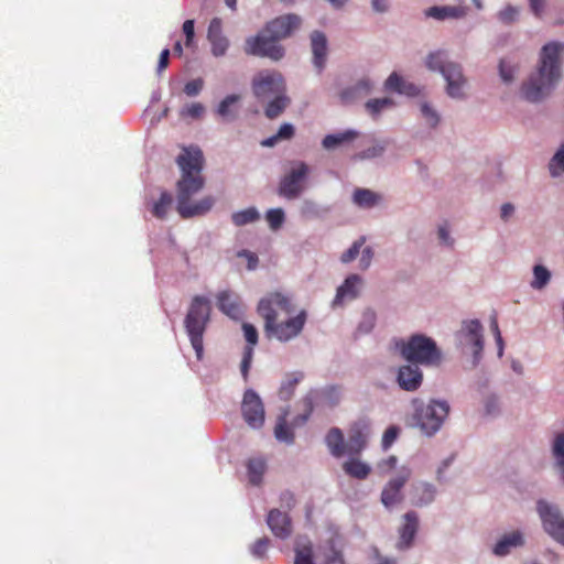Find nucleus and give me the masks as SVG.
Returning a JSON list of instances; mask_svg holds the SVG:
<instances>
[{"label": "nucleus", "mask_w": 564, "mask_h": 564, "mask_svg": "<svg viewBox=\"0 0 564 564\" xmlns=\"http://www.w3.org/2000/svg\"><path fill=\"white\" fill-rule=\"evenodd\" d=\"M210 318L209 300L202 295L193 297L185 317V329L197 359H202L204 352L203 336Z\"/></svg>", "instance_id": "obj_4"}, {"label": "nucleus", "mask_w": 564, "mask_h": 564, "mask_svg": "<svg viewBox=\"0 0 564 564\" xmlns=\"http://www.w3.org/2000/svg\"><path fill=\"white\" fill-rule=\"evenodd\" d=\"M218 308L232 319H239L242 316V308L238 296L228 291H223L217 295Z\"/></svg>", "instance_id": "obj_24"}, {"label": "nucleus", "mask_w": 564, "mask_h": 564, "mask_svg": "<svg viewBox=\"0 0 564 564\" xmlns=\"http://www.w3.org/2000/svg\"><path fill=\"white\" fill-rule=\"evenodd\" d=\"M205 112V107L200 102L186 105L180 112L182 118L198 119Z\"/></svg>", "instance_id": "obj_51"}, {"label": "nucleus", "mask_w": 564, "mask_h": 564, "mask_svg": "<svg viewBox=\"0 0 564 564\" xmlns=\"http://www.w3.org/2000/svg\"><path fill=\"white\" fill-rule=\"evenodd\" d=\"M295 130L291 123H283L276 134L262 140L260 143L262 147L271 148L275 145L279 141L282 140H291L294 137Z\"/></svg>", "instance_id": "obj_38"}, {"label": "nucleus", "mask_w": 564, "mask_h": 564, "mask_svg": "<svg viewBox=\"0 0 564 564\" xmlns=\"http://www.w3.org/2000/svg\"><path fill=\"white\" fill-rule=\"evenodd\" d=\"M421 111L431 127H435L437 124L438 116L427 104L422 105Z\"/></svg>", "instance_id": "obj_62"}, {"label": "nucleus", "mask_w": 564, "mask_h": 564, "mask_svg": "<svg viewBox=\"0 0 564 564\" xmlns=\"http://www.w3.org/2000/svg\"><path fill=\"white\" fill-rule=\"evenodd\" d=\"M533 275H534V279L531 282V286L536 290L543 289L549 283V281L551 279L550 271L541 264L534 265Z\"/></svg>", "instance_id": "obj_43"}, {"label": "nucleus", "mask_w": 564, "mask_h": 564, "mask_svg": "<svg viewBox=\"0 0 564 564\" xmlns=\"http://www.w3.org/2000/svg\"><path fill=\"white\" fill-rule=\"evenodd\" d=\"M252 357H253V348L246 347L245 351H243L241 365H240L241 375H242L245 381L248 380L249 369H250V366L252 362Z\"/></svg>", "instance_id": "obj_55"}, {"label": "nucleus", "mask_w": 564, "mask_h": 564, "mask_svg": "<svg viewBox=\"0 0 564 564\" xmlns=\"http://www.w3.org/2000/svg\"><path fill=\"white\" fill-rule=\"evenodd\" d=\"M404 524L401 527L400 540L398 546L400 549H408L412 545L419 528V517L416 512L409 511L403 516Z\"/></svg>", "instance_id": "obj_22"}, {"label": "nucleus", "mask_w": 564, "mask_h": 564, "mask_svg": "<svg viewBox=\"0 0 564 564\" xmlns=\"http://www.w3.org/2000/svg\"><path fill=\"white\" fill-rule=\"evenodd\" d=\"M303 404L305 413L296 419V421L300 423H305L314 410V402L310 395L303 398Z\"/></svg>", "instance_id": "obj_64"}, {"label": "nucleus", "mask_w": 564, "mask_h": 564, "mask_svg": "<svg viewBox=\"0 0 564 564\" xmlns=\"http://www.w3.org/2000/svg\"><path fill=\"white\" fill-rule=\"evenodd\" d=\"M252 91L257 99L267 100L285 93V83L279 72L262 70L252 79Z\"/></svg>", "instance_id": "obj_9"}, {"label": "nucleus", "mask_w": 564, "mask_h": 564, "mask_svg": "<svg viewBox=\"0 0 564 564\" xmlns=\"http://www.w3.org/2000/svg\"><path fill=\"white\" fill-rule=\"evenodd\" d=\"M257 312L264 321L267 337L282 343L297 337L307 321V313L304 310L285 321L279 319L281 315L289 316L294 312L292 299L281 292H271L263 296L258 303Z\"/></svg>", "instance_id": "obj_1"}, {"label": "nucleus", "mask_w": 564, "mask_h": 564, "mask_svg": "<svg viewBox=\"0 0 564 564\" xmlns=\"http://www.w3.org/2000/svg\"><path fill=\"white\" fill-rule=\"evenodd\" d=\"M386 145L383 143H375L373 145L367 148L365 151H362L358 156L360 159H373L377 156L382 155L384 152Z\"/></svg>", "instance_id": "obj_58"}, {"label": "nucleus", "mask_w": 564, "mask_h": 564, "mask_svg": "<svg viewBox=\"0 0 564 564\" xmlns=\"http://www.w3.org/2000/svg\"><path fill=\"white\" fill-rule=\"evenodd\" d=\"M522 543L523 540L521 533L518 531L511 532L496 543L494 553L496 555L503 556L510 552L511 547L521 545Z\"/></svg>", "instance_id": "obj_32"}, {"label": "nucleus", "mask_w": 564, "mask_h": 564, "mask_svg": "<svg viewBox=\"0 0 564 564\" xmlns=\"http://www.w3.org/2000/svg\"><path fill=\"white\" fill-rule=\"evenodd\" d=\"M384 88L390 91L415 96L419 89L414 84L406 83L398 73L393 72L386 80Z\"/></svg>", "instance_id": "obj_26"}, {"label": "nucleus", "mask_w": 564, "mask_h": 564, "mask_svg": "<svg viewBox=\"0 0 564 564\" xmlns=\"http://www.w3.org/2000/svg\"><path fill=\"white\" fill-rule=\"evenodd\" d=\"M365 242H366V237H364V236L360 237L359 239H357L351 245V247L341 254V257H340L341 262L349 263L352 260H355L357 258V256L359 254L360 249L365 245Z\"/></svg>", "instance_id": "obj_50"}, {"label": "nucleus", "mask_w": 564, "mask_h": 564, "mask_svg": "<svg viewBox=\"0 0 564 564\" xmlns=\"http://www.w3.org/2000/svg\"><path fill=\"white\" fill-rule=\"evenodd\" d=\"M183 33L185 34V46L192 47L194 45V36H195V22L194 20H186L183 23Z\"/></svg>", "instance_id": "obj_60"}, {"label": "nucleus", "mask_w": 564, "mask_h": 564, "mask_svg": "<svg viewBox=\"0 0 564 564\" xmlns=\"http://www.w3.org/2000/svg\"><path fill=\"white\" fill-rule=\"evenodd\" d=\"M267 464L263 458H251L247 463V471L250 484L259 486L265 473Z\"/></svg>", "instance_id": "obj_33"}, {"label": "nucleus", "mask_w": 564, "mask_h": 564, "mask_svg": "<svg viewBox=\"0 0 564 564\" xmlns=\"http://www.w3.org/2000/svg\"><path fill=\"white\" fill-rule=\"evenodd\" d=\"M260 219V214L256 207H249L243 210L236 212L231 215V220L235 226L241 227L247 224L254 223Z\"/></svg>", "instance_id": "obj_40"}, {"label": "nucleus", "mask_w": 564, "mask_h": 564, "mask_svg": "<svg viewBox=\"0 0 564 564\" xmlns=\"http://www.w3.org/2000/svg\"><path fill=\"white\" fill-rule=\"evenodd\" d=\"M394 105V101L389 98H375L366 102V109L371 116H378L383 109L390 108Z\"/></svg>", "instance_id": "obj_44"}, {"label": "nucleus", "mask_w": 564, "mask_h": 564, "mask_svg": "<svg viewBox=\"0 0 564 564\" xmlns=\"http://www.w3.org/2000/svg\"><path fill=\"white\" fill-rule=\"evenodd\" d=\"M358 137V131L349 129L341 132L325 135V138L322 141V145L326 150H335L337 148L350 144Z\"/></svg>", "instance_id": "obj_25"}, {"label": "nucleus", "mask_w": 564, "mask_h": 564, "mask_svg": "<svg viewBox=\"0 0 564 564\" xmlns=\"http://www.w3.org/2000/svg\"><path fill=\"white\" fill-rule=\"evenodd\" d=\"M294 564H315L313 560V546L310 541L299 539L295 544Z\"/></svg>", "instance_id": "obj_36"}, {"label": "nucleus", "mask_w": 564, "mask_h": 564, "mask_svg": "<svg viewBox=\"0 0 564 564\" xmlns=\"http://www.w3.org/2000/svg\"><path fill=\"white\" fill-rule=\"evenodd\" d=\"M415 412L413 419L420 430L431 436L442 426L449 412V405L445 401L432 400L424 405L421 401L414 400Z\"/></svg>", "instance_id": "obj_6"}, {"label": "nucleus", "mask_w": 564, "mask_h": 564, "mask_svg": "<svg viewBox=\"0 0 564 564\" xmlns=\"http://www.w3.org/2000/svg\"><path fill=\"white\" fill-rule=\"evenodd\" d=\"M311 48L313 53V64L318 73H322L327 58V39L321 31H314L311 34Z\"/></svg>", "instance_id": "obj_21"}, {"label": "nucleus", "mask_w": 564, "mask_h": 564, "mask_svg": "<svg viewBox=\"0 0 564 564\" xmlns=\"http://www.w3.org/2000/svg\"><path fill=\"white\" fill-rule=\"evenodd\" d=\"M401 355L411 362L421 365H437L441 361V352L435 341L424 335H413L406 343H402Z\"/></svg>", "instance_id": "obj_7"}, {"label": "nucleus", "mask_w": 564, "mask_h": 564, "mask_svg": "<svg viewBox=\"0 0 564 564\" xmlns=\"http://www.w3.org/2000/svg\"><path fill=\"white\" fill-rule=\"evenodd\" d=\"M242 329H243L245 338H246V340L249 344L247 347H252L253 348V346L257 345V343H258V330H257V328L252 324L243 323L242 324Z\"/></svg>", "instance_id": "obj_59"}, {"label": "nucleus", "mask_w": 564, "mask_h": 564, "mask_svg": "<svg viewBox=\"0 0 564 564\" xmlns=\"http://www.w3.org/2000/svg\"><path fill=\"white\" fill-rule=\"evenodd\" d=\"M322 401L329 408L336 406L340 401V391L337 387L330 386L322 391Z\"/></svg>", "instance_id": "obj_46"}, {"label": "nucleus", "mask_w": 564, "mask_h": 564, "mask_svg": "<svg viewBox=\"0 0 564 564\" xmlns=\"http://www.w3.org/2000/svg\"><path fill=\"white\" fill-rule=\"evenodd\" d=\"M204 87V80L202 78H196L193 80H189L184 86V93L189 96L194 97L197 96Z\"/></svg>", "instance_id": "obj_57"}, {"label": "nucleus", "mask_w": 564, "mask_h": 564, "mask_svg": "<svg viewBox=\"0 0 564 564\" xmlns=\"http://www.w3.org/2000/svg\"><path fill=\"white\" fill-rule=\"evenodd\" d=\"M301 18L296 14H285L268 22L263 30L273 36L276 41L286 39L294 30L300 28Z\"/></svg>", "instance_id": "obj_15"}, {"label": "nucleus", "mask_w": 564, "mask_h": 564, "mask_svg": "<svg viewBox=\"0 0 564 564\" xmlns=\"http://www.w3.org/2000/svg\"><path fill=\"white\" fill-rule=\"evenodd\" d=\"M399 434H400V427H398L395 425L389 426L382 435V440H381L382 448L384 451L389 449L391 447V445L397 441Z\"/></svg>", "instance_id": "obj_53"}, {"label": "nucleus", "mask_w": 564, "mask_h": 564, "mask_svg": "<svg viewBox=\"0 0 564 564\" xmlns=\"http://www.w3.org/2000/svg\"><path fill=\"white\" fill-rule=\"evenodd\" d=\"M370 434V425L365 420L352 423L348 432V441L346 443L348 455H359L367 446L368 436Z\"/></svg>", "instance_id": "obj_16"}, {"label": "nucleus", "mask_w": 564, "mask_h": 564, "mask_svg": "<svg viewBox=\"0 0 564 564\" xmlns=\"http://www.w3.org/2000/svg\"><path fill=\"white\" fill-rule=\"evenodd\" d=\"M271 541L269 538L263 536L254 541L250 546L251 554L257 558H264L270 547Z\"/></svg>", "instance_id": "obj_49"}, {"label": "nucleus", "mask_w": 564, "mask_h": 564, "mask_svg": "<svg viewBox=\"0 0 564 564\" xmlns=\"http://www.w3.org/2000/svg\"><path fill=\"white\" fill-rule=\"evenodd\" d=\"M552 455L555 460V467L560 470L561 478L564 481V432L555 436Z\"/></svg>", "instance_id": "obj_37"}, {"label": "nucleus", "mask_w": 564, "mask_h": 564, "mask_svg": "<svg viewBox=\"0 0 564 564\" xmlns=\"http://www.w3.org/2000/svg\"><path fill=\"white\" fill-rule=\"evenodd\" d=\"M563 51L564 44L557 42L547 43L542 47L538 72L522 87L527 100L540 101L554 88L562 76L561 54Z\"/></svg>", "instance_id": "obj_2"}, {"label": "nucleus", "mask_w": 564, "mask_h": 564, "mask_svg": "<svg viewBox=\"0 0 564 564\" xmlns=\"http://www.w3.org/2000/svg\"><path fill=\"white\" fill-rule=\"evenodd\" d=\"M325 442L334 457H341L347 453V447L344 442V434L338 427H333L328 431Z\"/></svg>", "instance_id": "obj_27"}, {"label": "nucleus", "mask_w": 564, "mask_h": 564, "mask_svg": "<svg viewBox=\"0 0 564 564\" xmlns=\"http://www.w3.org/2000/svg\"><path fill=\"white\" fill-rule=\"evenodd\" d=\"M212 44V53L214 56H224L229 47V41L225 35L207 39Z\"/></svg>", "instance_id": "obj_48"}, {"label": "nucleus", "mask_w": 564, "mask_h": 564, "mask_svg": "<svg viewBox=\"0 0 564 564\" xmlns=\"http://www.w3.org/2000/svg\"><path fill=\"white\" fill-rule=\"evenodd\" d=\"M223 34V21L220 18H214L209 22L207 30V39L220 36Z\"/></svg>", "instance_id": "obj_61"}, {"label": "nucleus", "mask_w": 564, "mask_h": 564, "mask_svg": "<svg viewBox=\"0 0 564 564\" xmlns=\"http://www.w3.org/2000/svg\"><path fill=\"white\" fill-rule=\"evenodd\" d=\"M519 10L512 6L506 7L498 13V18L502 23L510 24L517 20Z\"/></svg>", "instance_id": "obj_56"}, {"label": "nucleus", "mask_w": 564, "mask_h": 564, "mask_svg": "<svg viewBox=\"0 0 564 564\" xmlns=\"http://www.w3.org/2000/svg\"><path fill=\"white\" fill-rule=\"evenodd\" d=\"M380 197L370 189L358 188L354 193V202L360 207H372L379 202Z\"/></svg>", "instance_id": "obj_42"}, {"label": "nucleus", "mask_w": 564, "mask_h": 564, "mask_svg": "<svg viewBox=\"0 0 564 564\" xmlns=\"http://www.w3.org/2000/svg\"><path fill=\"white\" fill-rule=\"evenodd\" d=\"M371 88L372 85L369 79H360L355 85L343 89L339 93V99L344 105L352 104L370 94Z\"/></svg>", "instance_id": "obj_23"}, {"label": "nucleus", "mask_w": 564, "mask_h": 564, "mask_svg": "<svg viewBox=\"0 0 564 564\" xmlns=\"http://www.w3.org/2000/svg\"><path fill=\"white\" fill-rule=\"evenodd\" d=\"M423 381V373L417 365H404L399 368L397 382L402 390L416 391Z\"/></svg>", "instance_id": "obj_18"}, {"label": "nucleus", "mask_w": 564, "mask_h": 564, "mask_svg": "<svg viewBox=\"0 0 564 564\" xmlns=\"http://www.w3.org/2000/svg\"><path fill=\"white\" fill-rule=\"evenodd\" d=\"M376 323V314L373 311L367 310L362 314L361 322L358 325V333L360 334H367L369 333Z\"/></svg>", "instance_id": "obj_52"}, {"label": "nucleus", "mask_w": 564, "mask_h": 564, "mask_svg": "<svg viewBox=\"0 0 564 564\" xmlns=\"http://www.w3.org/2000/svg\"><path fill=\"white\" fill-rule=\"evenodd\" d=\"M176 162L182 170L183 176H194L202 172L205 159L203 151L198 147L191 145L183 148Z\"/></svg>", "instance_id": "obj_14"}, {"label": "nucleus", "mask_w": 564, "mask_h": 564, "mask_svg": "<svg viewBox=\"0 0 564 564\" xmlns=\"http://www.w3.org/2000/svg\"><path fill=\"white\" fill-rule=\"evenodd\" d=\"M457 338L462 345L473 348L475 362L481 358L484 349L482 326L478 319L463 322L462 328L457 332Z\"/></svg>", "instance_id": "obj_12"}, {"label": "nucleus", "mask_w": 564, "mask_h": 564, "mask_svg": "<svg viewBox=\"0 0 564 564\" xmlns=\"http://www.w3.org/2000/svg\"><path fill=\"white\" fill-rule=\"evenodd\" d=\"M265 219L272 230H278L283 225L285 215L282 208H274L267 212Z\"/></svg>", "instance_id": "obj_47"}, {"label": "nucleus", "mask_w": 564, "mask_h": 564, "mask_svg": "<svg viewBox=\"0 0 564 564\" xmlns=\"http://www.w3.org/2000/svg\"><path fill=\"white\" fill-rule=\"evenodd\" d=\"M205 178H180L177 182L176 212L183 219L206 215L215 205V197L208 195L198 200L193 197L203 189Z\"/></svg>", "instance_id": "obj_3"}, {"label": "nucleus", "mask_w": 564, "mask_h": 564, "mask_svg": "<svg viewBox=\"0 0 564 564\" xmlns=\"http://www.w3.org/2000/svg\"><path fill=\"white\" fill-rule=\"evenodd\" d=\"M302 373H289L279 389V398L283 401L290 400L295 391L296 386L302 380Z\"/></svg>", "instance_id": "obj_35"}, {"label": "nucleus", "mask_w": 564, "mask_h": 564, "mask_svg": "<svg viewBox=\"0 0 564 564\" xmlns=\"http://www.w3.org/2000/svg\"><path fill=\"white\" fill-rule=\"evenodd\" d=\"M237 257L247 259L248 270H254L258 265L259 259H258L257 254H254L253 252H251L249 250L243 249V250L238 251Z\"/></svg>", "instance_id": "obj_63"}, {"label": "nucleus", "mask_w": 564, "mask_h": 564, "mask_svg": "<svg viewBox=\"0 0 564 564\" xmlns=\"http://www.w3.org/2000/svg\"><path fill=\"white\" fill-rule=\"evenodd\" d=\"M466 14V9L464 7H452V6H444V7H431L426 11V15L434 18L436 20H444L447 18L452 19H458Z\"/></svg>", "instance_id": "obj_30"}, {"label": "nucleus", "mask_w": 564, "mask_h": 564, "mask_svg": "<svg viewBox=\"0 0 564 564\" xmlns=\"http://www.w3.org/2000/svg\"><path fill=\"white\" fill-rule=\"evenodd\" d=\"M286 415L288 412L279 417V421L274 427V436L280 442L292 444L294 442V433L286 423Z\"/></svg>", "instance_id": "obj_39"}, {"label": "nucleus", "mask_w": 564, "mask_h": 564, "mask_svg": "<svg viewBox=\"0 0 564 564\" xmlns=\"http://www.w3.org/2000/svg\"><path fill=\"white\" fill-rule=\"evenodd\" d=\"M240 99L239 95H228L225 99H223L217 108V113L223 117L227 118L230 115V106L238 102Z\"/></svg>", "instance_id": "obj_54"}, {"label": "nucleus", "mask_w": 564, "mask_h": 564, "mask_svg": "<svg viewBox=\"0 0 564 564\" xmlns=\"http://www.w3.org/2000/svg\"><path fill=\"white\" fill-rule=\"evenodd\" d=\"M436 496L434 485L426 481H417L412 484L410 489V500L415 507H424L432 503Z\"/></svg>", "instance_id": "obj_20"}, {"label": "nucleus", "mask_w": 564, "mask_h": 564, "mask_svg": "<svg viewBox=\"0 0 564 564\" xmlns=\"http://www.w3.org/2000/svg\"><path fill=\"white\" fill-rule=\"evenodd\" d=\"M426 67L433 72H440L445 78L447 86L446 93L452 98H463L466 78L463 75L462 66L457 63L447 61L444 51L430 53L425 62Z\"/></svg>", "instance_id": "obj_5"}, {"label": "nucleus", "mask_w": 564, "mask_h": 564, "mask_svg": "<svg viewBox=\"0 0 564 564\" xmlns=\"http://www.w3.org/2000/svg\"><path fill=\"white\" fill-rule=\"evenodd\" d=\"M412 476V469L409 466H401L395 476L392 477L383 487L381 492V502L391 508L400 503L403 499L402 489Z\"/></svg>", "instance_id": "obj_11"}, {"label": "nucleus", "mask_w": 564, "mask_h": 564, "mask_svg": "<svg viewBox=\"0 0 564 564\" xmlns=\"http://www.w3.org/2000/svg\"><path fill=\"white\" fill-rule=\"evenodd\" d=\"M241 413L246 423L252 429H260L264 423L263 403L252 389L246 390L243 394Z\"/></svg>", "instance_id": "obj_13"}, {"label": "nucleus", "mask_w": 564, "mask_h": 564, "mask_svg": "<svg viewBox=\"0 0 564 564\" xmlns=\"http://www.w3.org/2000/svg\"><path fill=\"white\" fill-rule=\"evenodd\" d=\"M362 279L357 274H350L344 283L337 289L333 305H343L346 301H352L358 297Z\"/></svg>", "instance_id": "obj_19"}, {"label": "nucleus", "mask_w": 564, "mask_h": 564, "mask_svg": "<svg viewBox=\"0 0 564 564\" xmlns=\"http://www.w3.org/2000/svg\"><path fill=\"white\" fill-rule=\"evenodd\" d=\"M522 543L523 540L521 533L518 531L511 532L496 543L494 553L496 555L503 556L510 552L511 547L521 545Z\"/></svg>", "instance_id": "obj_31"}, {"label": "nucleus", "mask_w": 564, "mask_h": 564, "mask_svg": "<svg viewBox=\"0 0 564 564\" xmlns=\"http://www.w3.org/2000/svg\"><path fill=\"white\" fill-rule=\"evenodd\" d=\"M305 178H283L279 186V195L288 199L297 198L305 189Z\"/></svg>", "instance_id": "obj_28"}, {"label": "nucleus", "mask_w": 564, "mask_h": 564, "mask_svg": "<svg viewBox=\"0 0 564 564\" xmlns=\"http://www.w3.org/2000/svg\"><path fill=\"white\" fill-rule=\"evenodd\" d=\"M536 510L542 520L544 530L555 541L564 545V518L560 510L544 500L538 501Z\"/></svg>", "instance_id": "obj_10"}, {"label": "nucleus", "mask_w": 564, "mask_h": 564, "mask_svg": "<svg viewBox=\"0 0 564 564\" xmlns=\"http://www.w3.org/2000/svg\"><path fill=\"white\" fill-rule=\"evenodd\" d=\"M245 52L248 55L268 57L272 61H280L284 56L283 46L265 30L246 40Z\"/></svg>", "instance_id": "obj_8"}, {"label": "nucleus", "mask_w": 564, "mask_h": 564, "mask_svg": "<svg viewBox=\"0 0 564 564\" xmlns=\"http://www.w3.org/2000/svg\"><path fill=\"white\" fill-rule=\"evenodd\" d=\"M289 104L290 98L285 93H281L271 98L265 107L264 113L269 119H275L285 110Z\"/></svg>", "instance_id": "obj_34"}, {"label": "nucleus", "mask_w": 564, "mask_h": 564, "mask_svg": "<svg viewBox=\"0 0 564 564\" xmlns=\"http://www.w3.org/2000/svg\"><path fill=\"white\" fill-rule=\"evenodd\" d=\"M343 469L348 476L359 480L366 479L371 471L370 466L358 458H350L346 460L343 464Z\"/></svg>", "instance_id": "obj_29"}, {"label": "nucleus", "mask_w": 564, "mask_h": 564, "mask_svg": "<svg viewBox=\"0 0 564 564\" xmlns=\"http://www.w3.org/2000/svg\"><path fill=\"white\" fill-rule=\"evenodd\" d=\"M549 167L552 176H558L564 173V143L551 159Z\"/></svg>", "instance_id": "obj_45"}, {"label": "nucleus", "mask_w": 564, "mask_h": 564, "mask_svg": "<svg viewBox=\"0 0 564 564\" xmlns=\"http://www.w3.org/2000/svg\"><path fill=\"white\" fill-rule=\"evenodd\" d=\"M173 203V196L169 192H162L160 198L153 204L152 214L159 219H164Z\"/></svg>", "instance_id": "obj_41"}, {"label": "nucleus", "mask_w": 564, "mask_h": 564, "mask_svg": "<svg viewBox=\"0 0 564 564\" xmlns=\"http://www.w3.org/2000/svg\"><path fill=\"white\" fill-rule=\"evenodd\" d=\"M267 524L272 534L281 540H286L293 532L292 519L288 512L272 509L267 516Z\"/></svg>", "instance_id": "obj_17"}]
</instances>
